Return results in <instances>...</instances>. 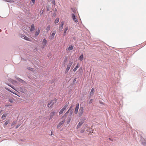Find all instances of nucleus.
Wrapping results in <instances>:
<instances>
[{"mask_svg":"<svg viewBox=\"0 0 146 146\" xmlns=\"http://www.w3.org/2000/svg\"><path fill=\"white\" fill-rule=\"evenodd\" d=\"M57 101V100L56 98H54L49 101L47 105L48 107L49 108H52L54 104Z\"/></svg>","mask_w":146,"mask_h":146,"instance_id":"f257e3e1","label":"nucleus"},{"mask_svg":"<svg viewBox=\"0 0 146 146\" xmlns=\"http://www.w3.org/2000/svg\"><path fill=\"white\" fill-rule=\"evenodd\" d=\"M84 108L82 107H80L79 110L78 115L79 117L81 116L83 113Z\"/></svg>","mask_w":146,"mask_h":146,"instance_id":"f03ea898","label":"nucleus"},{"mask_svg":"<svg viewBox=\"0 0 146 146\" xmlns=\"http://www.w3.org/2000/svg\"><path fill=\"white\" fill-rule=\"evenodd\" d=\"M72 62L70 61H69L68 64L67 65V67L66 68L65 70V72L66 73H67L68 72V70L70 69V66L72 64Z\"/></svg>","mask_w":146,"mask_h":146,"instance_id":"7ed1b4c3","label":"nucleus"},{"mask_svg":"<svg viewBox=\"0 0 146 146\" xmlns=\"http://www.w3.org/2000/svg\"><path fill=\"white\" fill-rule=\"evenodd\" d=\"M72 108V107H71L67 111V112L64 114V116L62 117V118H63L64 117H66L70 111V115L72 114V110H71Z\"/></svg>","mask_w":146,"mask_h":146,"instance_id":"20e7f679","label":"nucleus"},{"mask_svg":"<svg viewBox=\"0 0 146 146\" xmlns=\"http://www.w3.org/2000/svg\"><path fill=\"white\" fill-rule=\"evenodd\" d=\"M79 107V104L78 103L76 104V106L75 108L74 112L76 114H77L78 113V110Z\"/></svg>","mask_w":146,"mask_h":146,"instance_id":"39448f33","label":"nucleus"},{"mask_svg":"<svg viewBox=\"0 0 146 146\" xmlns=\"http://www.w3.org/2000/svg\"><path fill=\"white\" fill-rule=\"evenodd\" d=\"M73 49V46L72 45H69L68 47L67 48L66 50L67 51H69L70 50H72Z\"/></svg>","mask_w":146,"mask_h":146,"instance_id":"423d86ee","label":"nucleus"},{"mask_svg":"<svg viewBox=\"0 0 146 146\" xmlns=\"http://www.w3.org/2000/svg\"><path fill=\"white\" fill-rule=\"evenodd\" d=\"M64 23V21H62L60 25L59 29L60 30H62L63 27V25Z\"/></svg>","mask_w":146,"mask_h":146,"instance_id":"0eeeda50","label":"nucleus"},{"mask_svg":"<svg viewBox=\"0 0 146 146\" xmlns=\"http://www.w3.org/2000/svg\"><path fill=\"white\" fill-rule=\"evenodd\" d=\"M65 122V120H64L63 121L60 122L59 124L57 126V128H59L61 125H62Z\"/></svg>","mask_w":146,"mask_h":146,"instance_id":"6e6552de","label":"nucleus"},{"mask_svg":"<svg viewBox=\"0 0 146 146\" xmlns=\"http://www.w3.org/2000/svg\"><path fill=\"white\" fill-rule=\"evenodd\" d=\"M72 17L73 21L77 23L78 22V20L75 17V16L74 14H72Z\"/></svg>","mask_w":146,"mask_h":146,"instance_id":"1a4fd4ad","label":"nucleus"},{"mask_svg":"<svg viewBox=\"0 0 146 146\" xmlns=\"http://www.w3.org/2000/svg\"><path fill=\"white\" fill-rule=\"evenodd\" d=\"M47 41L45 39H44L43 40L42 42V47L44 48L46 44Z\"/></svg>","mask_w":146,"mask_h":146,"instance_id":"9d476101","label":"nucleus"},{"mask_svg":"<svg viewBox=\"0 0 146 146\" xmlns=\"http://www.w3.org/2000/svg\"><path fill=\"white\" fill-rule=\"evenodd\" d=\"M21 37L22 38L26 40L29 41L30 40H29V38H28V37H27L25 36L22 35H21Z\"/></svg>","mask_w":146,"mask_h":146,"instance_id":"9b49d317","label":"nucleus"},{"mask_svg":"<svg viewBox=\"0 0 146 146\" xmlns=\"http://www.w3.org/2000/svg\"><path fill=\"white\" fill-rule=\"evenodd\" d=\"M68 29V26L66 27H65L64 29V34L63 35L65 36L66 35V31Z\"/></svg>","mask_w":146,"mask_h":146,"instance_id":"f8f14e48","label":"nucleus"},{"mask_svg":"<svg viewBox=\"0 0 146 146\" xmlns=\"http://www.w3.org/2000/svg\"><path fill=\"white\" fill-rule=\"evenodd\" d=\"M56 33V32L55 31H53L52 33L50 35V37L52 39L54 38L55 35Z\"/></svg>","mask_w":146,"mask_h":146,"instance_id":"ddd939ff","label":"nucleus"},{"mask_svg":"<svg viewBox=\"0 0 146 146\" xmlns=\"http://www.w3.org/2000/svg\"><path fill=\"white\" fill-rule=\"evenodd\" d=\"M66 108L64 107L63 108L61 109V110L59 111V114L60 115L62 114L63 113V112L66 110Z\"/></svg>","mask_w":146,"mask_h":146,"instance_id":"4468645a","label":"nucleus"},{"mask_svg":"<svg viewBox=\"0 0 146 146\" xmlns=\"http://www.w3.org/2000/svg\"><path fill=\"white\" fill-rule=\"evenodd\" d=\"M54 114H55V112H52L50 113V119H51L53 118V116L54 115Z\"/></svg>","mask_w":146,"mask_h":146,"instance_id":"2eb2a0df","label":"nucleus"},{"mask_svg":"<svg viewBox=\"0 0 146 146\" xmlns=\"http://www.w3.org/2000/svg\"><path fill=\"white\" fill-rule=\"evenodd\" d=\"M94 89L93 88L92 89L90 93V96H93L94 94Z\"/></svg>","mask_w":146,"mask_h":146,"instance_id":"dca6fc26","label":"nucleus"},{"mask_svg":"<svg viewBox=\"0 0 146 146\" xmlns=\"http://www.w3.org/2000/svg\"><path fill=\"white\" fill-rule=\"evenodd\" d=\"M79 63L77 64L76 66H75L74 69L73 70V71H74L75 72L77 70L78 68L79 67Z\"/></svg>","mask_w":146,"mask_h":146,"instance_id":"f3484780","label":"nucleus"},{"mask_svg":"<svg viewBox=\"0 0 146 146\" xmlns=\"http://www.w3.org/2000/svg\"><path fill=\"white\" fill-rule=\"evenodd\" d=\"M7 113L3 115L1 117V118H2L3 119H5L6 117L7 116Z\"/></svg>","mask_w":146,"mask_h":146,"instance_id":"a211bd4d","label":"nucleus"},{"mask_svg":"<svg viewBox=\"0 0 146 146\" xmlns=\"http://www.w3.org/2000/svg\"><path fill=\"white\" fill-rule=\"evenodd\" d=\"M85 119L84 118H82L81 119L80 121V122L81 123H82V124L84 123L85 121Z\"/></svg>","mask_w":146,"mask_h":146,"instance_id":"6ab92c4d","label":"nucleus"},{"mask_svg":"<svg viewBox=\"0 0 146 146\" xmlns=\"http://www.w3.org/2000/svg\"><path fill=\"white\" fill-rule=\"evenodd\" d=\"M82 125V124L79 122L77 126L76 129H78Z\"/></svg>","mask_w":146,"mask_h":146,"instance_id":"aec40b11","label":"nucleus"},{"mask_svg":"<svg viewBox=\"0 0 146 146\" xmlns=\"http://www.w3.org/2000/svg\"><path fill=\"white\" fill-rule=\"evenodd\" d=\"M35 29V26L33 24L31 26V28L30 29L31 31H33Z\"/></svg>","mask_w":146,"mask_h":146,"instance_id":"412c9836","label":"nucleus"},{"mask_svg":"<svg viewBox=\"0 0 146 146\" xmlns=\"http://www.w3.org/2000/svg\"><path fill=\"white\" fill-rule=\"evenodd\" d=\"M79 59L81 61H82L83 60L84 56L83 54H82L79 57Z\"/></svg>","mask_w":146,"mask_h":146,"instance_id":"4be33fe9","label":"nucleus"},{"mask_svg":"<svg viewBox=\"0 0 146 146\" xmlns=\"http://www.w3.org/2000/svg\"><path fill=\"white\" fill-rule=\"evenodd\" d=\"M40 31L39 30V29H38V30L35 32V35L36 36H38L39 34L40 33Z\"/></svg>","mask_w":146,"mask_h":146,"instance_id":"5701e85b","label":"nucleus"},{"mask_svg":"<svg viewBox=\"0 0 146 146\" xmlns=\"http://www.w3.org/2000/svg\"><path fill=\"white\" fill-rule=\"evenodd\" d=\"M59 18H57L55 20V21H54V23L55 24H56V23H58L59 22Z\"/></svg>","mask_w":146,"mask_h":146,"instance_id":"b1692460","label":"nucleus"},{"mask_svg":"<svg viewBox=\"0 0 146 146\" xmlns=\"http://www.w3.org/2000/svg\"><path fill=\"white\" fill-rule=\"evenodd\" d=\"M14 99L13 98H10L9 99V100L11 103H13L14 101Z\"/></svg>","mask_w":146,"mask_h":146,"instance_id":"393cba45","label":"nucleus"},{"mask_svg":"<svg viewBox=\"0 0 146 146\" xmlns=\"http://www.w3.org/2000/svg\"><path fill=\"white\" fill-rule=\"evenodd\" d=\"M50 25H48L46 27V30L47 31H49L50 29Z\"/></svg>","mask_w":146,"mask_h":146,"instance_id":"a878e982","label":"nucleus"},{"mask_svg":"<svg viewBox=\"0 0 146 146\" xmlns=\"http://www.w3.org/2000/svg\"><path fill=\"white\" fill-rule=\"evenodd\" d=\"M69 104V102H67L66 104L65 105L64 107L65 108H66L68 107V105Z\"/></svg>","mask_w":146,"mask_h":146,"instance_id":"bb28decb","label":"nucleus"},{"mask_svg":"<svg viewBox=\"0 0 146 146\" xmlns=\"http://www.w3.org/2000/svg\"><path fill=\"white\" fill-rule=\"evenodd\" d=\"M85 129H82L81 130H80V133H83L84 132V131L85 130Z\"/></svg>","mask_w":146,"mask_h":146,"instance_id":"cd10ccee","label":"nucleus"},{"mask_svg":"<svg viewBox=\"0 0 146 146\" xmlns=\"http://www.w3.org/2000/svg\"><path fill=\"white\" fill-rule=\"evenodd\" d=\"M17 123V121H13L11 124V125H13Z\"/></svg>","mask_w":146,"mask_h":146,"instance_id":"c85d7f7f","label":"nucleus"},{"mask_svg":"<svg viewBox=\"0 0 146 146\" xmlns=\"http://www.w3.org/2000/svg\"><path fill=\"white\" fill-rule=\"evenodd\" d=\"M21 124H18L16 127V128H17L19 126H20Z\"/></svg>","mask_w":146,"mask_h":146,"instance_id":"c756f323","label":"nucleus"},{"mask_svg":"<svg viewBox=\"0 0 146 146\" xmlns=\"http://www.w3.org/2000/svg\"><path fill=\"white\" fill-rule=\"evenodd\" d=\"M70 120H71V118L70 117L69 118L68 120L67 121V123L68 124L70 122Z\"/></svg>","mask_w":146,"mask_h":146,"instance_id":"7c9ffc66","label":"nucleus"},{"mask_svg":"<svg viewBox=\"0 0 146 146\" xmlns=\"http://www.w3.org/2000/svg\"><path fill=\"white\" fill-rule=\"evenodd\" d=\"M8 124V122L7 121H6L5 123H4V125H7V124Z\"/></svg>","mask_w":146,"mask_h":146,"instance_id":"2f4dec72","label":"nucleus"},{"mask_svg":"<svg viewBox=\"0 0 146 146\" xmlns=\"http://www.w3.org/2000/svg\"><path fill=\"white\" fill-rule=\"evenodd\" d=\"M92 100L91 99V100H90V101H89V103L90 104V103H92Z\"/></svg>","mask_w":146,"mask_h":146,"instance_id":"473e14b6","label":"nucleus"},{"mask_svg":"<svg viewBox=\"0 0 146 146\" xmlns=\"http://www.w3.org/2000/svg\"><path fill=\"white\" fill-rule=\"evenodd\" d=\"M31 1L33 3L35 2V0H31Z\"/></svg>","mask_w":146,"mask_h":146,"instance_id":"72a5a7b5","label":"nucleus"},{"mask_svg":"<svg viewBox=\"0 0 146 146\" xmlns=\"http://www.w3.org/2000/svg\"><path fill=\"white\" fill-rule=\"evenodd\" d=\"M82 70V67H81L79 69V70Z\"/></svg>","mask_w":146,"mask_h":146,"instance_id":"f704fd0d","label":"nucleus"},{"mask_svg":"<svg viewBox=\"0 0 146 146\" xmlns=\"http://www.w3.org/2000/svg\"><path fill=\"white\" fill-rule=\"evenodd\" d=\"M10 91V92H12V93H13V94H15L14 92H11V91Z\"/></svg>","mask_w":146,"mask_h":146,"instance_id":"c9c22d12","label":"nucleus"},{"mask_svg":"<svg viewBox=\"0 0 146 146\" xmlns=\"http://www.w3.org/2000/svg\"><path fill=\"white\" fill-rule=\"evenodd\" d=\"M29 70H31L30 69H32V68H31L30 67H29V68H28Z\"/></svg>","mask_w":146,"mask_h":146,"instance_id":"e433bc0d","label":"nucleus"},{"mask_svg":"<svg viewBox=\"0 0 146 146\" xmlns=\"http://www.w3.org/2000/svg\"><path fill=\"white\" fill-rule=\"evenodd\" d=\"M9 106V105H7V106Z\"/></svg>","mask_w":146,"mask_h":146,"instance_id":"4c0bfd02","label":"nucleus"},{"mask_svg":"<svg viewBox=\"0 0 146 146\" xmlns=\"http://www.w3.org/2000/svg\"><path fill=\"white\" fill-rule=\"evenodd\" d=\"M57 10L56 9H55V11H56Z\"/></svg>","mask_w":146,"mask_h":146,"instance_id":"58836bf2","label":"nucleus"},{"mask_svg":"<svg viewBox=\"0 0 146 146\" xmlns=\"http://www.w3.org/2000/svg\"><path fill=\"white\" fill-rule=\"evenodd\" d=\"M10 86L11 87V86ZM11 87L13 88V89H14L13 88V87H11Z\"/></svg>","mask_w":146,"mask_h":146,"instance_id":"ea45409f","label":"nucleus"},{"mask_svg":"<svg viewBox=\"0 0 146 146\" xmlns=\"http://www.w3.org/2000/svg\"><path fill=\"white\" fill-rule=\"evenodd\" d=\"M51 135H52V132H51Z\"/></svg>","mask_w":146,"mask_h":146,"instance_id":"a19ab883","label":"nucleus"},{"mask_svg":"<svg viewBox=\"0 0 146 146\" xmlns=\"http://www.w3.org/2000/svg\"><path fill=\"white\" fill-rule=\"evenodd\" d=\"M47 11H49V10H48V9H47Z\"/></svg>","mask_w":146,"mask_h":146,"instance_id":"79ce46f5","label":"nucleus"},{"mask_svg":"<svg viewBox=\"0 0 146 146\" xmlns=\"http://www.w3.org/2000/svg\"><path fill=\"white\" fill-rule=\"evenodd\" d=\"M87 125H86V127H87Z\"/></svg>","mask_w":146,"mask_h":146,"instance_id":"37998d69","label":"nucleus"}]
</instances>
